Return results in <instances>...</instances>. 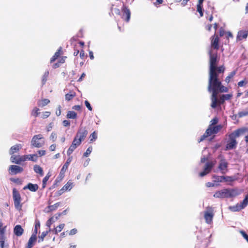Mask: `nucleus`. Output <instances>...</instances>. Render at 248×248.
I'll use <instances>...</instances> for the list:
<instances>
[{
    "mask_svg": "<svg viewBox=\"0 0 248 248\" xmlns=\"http://www.w3.org/2000/svg\"><path fill=\"white\" fill-rule=\"evenodd\" d=\"M208 91L209 92H212L211 97V107L215 108L217 107V94L219 92L226 93L228 89L227 87L222 85L219 79H217L216 77L213 78L210 80V78H209Z\"/></svg>",
    "mask_w": 248,
    "mask_h": 248,
    "instance_id": "1",
    "label": "nucleus"
},
{
    "mask_svg": "<svg viewBox=\"0 0 248 248\" xmlns=\"http://www.w3.org/2000/svg\"><path fill=\"white\" fill-rule=\"evenodd\" d=\"M240 192L237 189L224 188L216 191L213 196L215 198H229L235 197Z\"/></svg>",
    "mask_w": 248,
    "mask_h": 248,
    "instance_id": "2",
    "label": "nucleus"
},
{
    "mask_svg": "<svg viewBox=\"0 0 248 248\" xmlns=\"http://www.w3.org/2000/svg\"><path fill=\"white\" fill-rule=\"evenodd\" d=\"M13 198L16 209L20 211L22 206L21 203V198L19 192L15 188L13 189Z\"/></svg>",
    "mask_w": 248,
    "mask_h": 248,
    "instance_id": "3",
    "label": "nucleus"
},
{
    "mask_svg": "<svg viewBox=\"0 0 248 248\" xmlns=\"http://www.w3.org/2000/svg\"><path fill=\"white\" fill-rule=\"evenodd\" d=\"M210 55V69H209V77L210 80L212 79L214 76V71L215 67L216 66L217 57L216 55H213L211 51H209Z\"/></svg>",
    "mask_w": 248,
    "mask_h": 248,
    "instance_id": "4",
    "label": "nucleus"
},
{
    "mask_svg": "<svg viewBox=\"0 0 248 248\" xmlns=\"http://www.w3.org/2000/svg\"><path fill=\"white\" fill-rule=\"evenodd\" d=\"M43 139V137L41 134L34 135L31 140V145L36 148L42 147L45 143L43 140H41Z\"/></svg>",
    "mask_w": 248,
    "mask_h": 248,
    "instance_id": "5",
    "label": "nucleus"
},
{
    "mask_svg": "<svg viewBox=\"0 0 248 248\" xmlns=\"http://www.w3.org/2000/svg\"><path fill=\"white\" fill-rule=\"evenodd\" d=\"M214 217L213 209L211 207L208 206L206 210L204 212V218L206 222L210 224Z\"/></svg>",
    "mask_w": 248,
    "mask_h": 248,
    "instance_id": "6",
    "label": "nucleus"
},
{
    "mask_svg": "<svg viewBox=\"0 0 248 248\" xmlns=\"http://www.w3.org/2000/svg\"><path fill=\"white\" fill-rule=\"evenodd\" d=\"M214 165L215 164L212 161L206 162L204 167L203 171L200 173V176L201 177H203L207 174L209 173L211 171Z\"/></svg>",
    "mask_w": 248,
    "mask_h": 248,
    "instance_id": "7",
    "label": "nucleus"
},
{
    "mask_svg": "<svg viewBox=\"0 0 248 248\" xmlns=\"http://www.w3.org/2000/svg\"><path fill=\"white\" fill-rule=\"evenodd\" d=\"M248 131V129L247 128H242L238 129L229 135V138L236 139L240 136L244 134L246 132Z\"/></svg>",
    "mask_w": 248,
    "mask_h": 248,
    "instance_id": "8",
    "label": "nucleus"
},
{
    "mask_svg": "<svg viewBox=\"0 0 248 248\" xmlns=\"http://www.w3.org/2000/svg\"><path fill=\"white\" fill-rule=\"evenodd\" d=\"M88 134V131L86 129L85 127H80L75 137L78 138L79 140H81L83 141L84 140L85 138L87 136Z\"/></svg>",
    "mask_w": 248,
    "mask_h": 248,
    "instance_id": "9",
    "label": "nucleus"
},
{
    "mask_svg": "<svg viewBox=\"0 0 248 248\" xmlns=\"http://www.w3.org/2000/svg\"><path fill=\"white\" fill-rule=\"evenodd\" d=\"M122 11L123 13L122 18L126 22H128L130 20L131 16V13L129 9L125 6H124Z\"/></svg>",
    "mask_w": 248,
    "mask_h": 248,
    "instance_id": "10",
    "label": "nucleus"
},
{
    "mask_svg": "<svg viewBox=\"0 0 248 248\" xmlns=\"http://www.w3.org/2000/svg\"><path fill=\"white\" fill-rule=\"evenodd\" d=\"M9 170L11 171V173L16 174L21 172L23 170V169L19 166L11 165L9 168Z\"/></svg>",
    "mask_w": 248,
    "mask_h": 248,
    "instance_id": "11",
    "label": "nucleus"
},
{
    "mask_svg": "<svg viewBox=\"0 0 248 248\" xmlns=\"http://www.w3.org/2000/svg\"><path fill=\"white\" fill-rule=\"evenodd\" d=\"M248 35V31H240L238 32L237 40L240 41L243 39H246Z\"/></svg>",
    "mask_w": 248,
    "mask_h": 248,
    "instance_id": "12",
    "label": "nucleus"
},
{
    "mask_svg": "<svg viewBox=\"0 0 248 248\" xmlns=\"http://www.w3.org/2000/svg\"><path fill=\"white\" fill-rule=\"evenodd\" d=\"M224 71V68L222 66L217 67V66L215 67V69L214 71V76L213 77H216L217 79L218 78V75L220 73H223ZM215 78H213V79H214Z\"/></svg>",
    "mask_w": 248,
    "mask_h": 248,
    "instance_id": "13",
    "label": "nucleus"
},
{
    "mask_svg": "<svg viewBox=\"0 0 248 248\" xmlns=\"http://www.w3.org/2000/svg\"><path fill=\"white\" fill-rule=\"evenodd\" d=\"M227 167L228 163L224 161H222L219 164L218 169L221 170L222 174H225L227 171Z\"/></svg>",
    "mask_w": 248,
    "mask_h": 248,
    "instance_id": "14",
    "label": "nucleus"
},
{
    "mask_svg": "<svg viewBox=\"0 0 248 248\" xmlns=\"http://www.w3.org/2000/svg\"><path fill=\"white\" fill-rule=\"evenodd\" d=\"M39 187L37 184H33L32 183H29L26 186H25L23 189L25 190L26 189H29L30 191L32 192H35L37 190Z\"/></svg>",
    "mask_w": 248,
    "mask_h": 248,
    "instance_id": "15",
    "label": "nucleus"
},
{
    "mask_svg": "<svg viewBox=\"0 0 248 248\" xmlns=\"http://www.w3.org/2000/svg\"><path fill=\"white\" fill-rule=\"evenodd\" d=\"M219 38L217 36H215V34L213 36V39L211 41L212 46L216 49L219 48L218 46Z\"/></svg>",
    "mask_w": 248,
    "mask_h": 248,
    "instance_id": "16",
    "label": "nucleus"
},
{
    "mask_svg": "<svg viewBox=\"0 0 248 248\" xmlns=\"http://www.w3.org/2000/svg\"><path fill=\"white\" fill-rule=\"evenodd\" d=\"M24 232L23 229L21 227V225H16L14 229V232L17 236H21Z\"/></svg>",
    "mask_w": 248,
    "mask_h": 248,
    "instance_id": "17",
    "label": "nucleus"
},
{
    "mask_svg": "<svg viewBox=\"0 0 248 248\" xmlns=\"http://www.w3.org/2000/svg\"><path fill=\"white\" fill-rule=\"evenodd\" d=\"M230 140L228 142L226 148L228 149H232L236 147L237 144L235 139L229 138Z\"/></svg>",
    "mask_w": 248,
    "mask_h": 248,
    "instance_id": "18",
    "label": "nucleus"
},
{
    "mask_svg": "<svg viewBox=\"0 0 248 248\" xmlns=\"http://www.w3.org/2000/svg\"><path fill=\"white\" fill-rule=\"evenodd\" d=\"M36 236L34 235V234H32L28 241L27 248H31L33 246L34 243L36 241Z\"/></svg>",
    "mask_w": 248,
    "mask_h": 248,
    "instance_id": "19",
    "label": "nucleus"
},
{
    "mask_svg": "<svg viewBox=\"0 0 248 248\" xmlns=\"http://www.w3.org/2000/svg\"><path fill=\"white\" fill-rule=\"evenodd\" d=\"M21 148V145L20 144L15 145L11 147L9 151V153L10 155H13L14 153L17 152Z\"/></svg>",
    "mask_w": 248,
    "mask_h": 248,
    "instance_id": "20",
    "label": "nucleus"
},
{
    "mask_svg": "<svg viewBox=\"0 0 248 248\" xmlns=\"http://www.w3.org/2000/svg\"><path fill=\"white\" fill-rule=\"evenodd\" d=\"M72 157H69L66 162L65 163V164L63 165L61 170V172H60V174H62V172H64V171H66V170L68 168V167L69 165V164L71 163V162L72 161Z\"/></svg>",
    "mask_w": 248,
    "mask_h": 248,
    "instance_id": "21",
    "label": "nucleus"
},
{
    "mask_svg": "<svg viewBox=\"0 0 248 248\" xmlns=\"http://www.w3.org/2000/svg\"><path fill=\"white\" fill-rule=\"evenodd\" d=\"M239 204L242 209H244L248 205V194L246 195L244 200Z\"/></svg>",
    "mask_w": 248,
    "mask_h": 248,
    "instance_id": "22",
    "label": "nucleus"
},
{
    "mask_svg": "<svg viewBox=\"0 0 248 248\" xmlns=\"http://www.w3.org/2000/svg\"><path fill=\"white\" fill-rule=\"evenodd\" d=\"M62 47H60L57 52H55L54 55L51 58L50 62L52 63L54 62L60 55L61 51H62Z\"/></svg>",
    "mask_w": 248,
    "mask_h": 248,
    "instance_id": "23",
    "label": "nucleus"
},
{
    "mask_svg": "<svg viewBox=\"0 0 248 248\" xmlns=\"http://www.w3.org/2000/svg\"><path fill=\"white\" fill-rule=\"evenodd\" d=\"M212 178L213 179V182L214 183H219L224 181L223 176H220L214 175L212 176Z\"/></svg>",
    "mask_w": 248,
    "mask_h": 248,
    "instance_id": "24",
    "label": "nucleus"
},
{
    "mask_svg": "<svg viewBox=\"0 0 248 248\" xmlns=\"http://www.w3.org/2000/svg\"><path fill=\"white\" fill-rule=\"evenodd\" d=\"M33 170L36 173L40 174L41 176L43 175V170L39 166L37 165H34L33 167Z\"/></svg>",
    "mask_w": 248,
    "mask_h": 248,
    "instance_id": "25",
    "label": "nucleus"
},
{
    "mask_svg": "<svg viewBox=\"0 0 248 248\" xmlns=\"http://www.w3.org/2000/svg\"><path fill=\"white\" fill-rule=\"evenodd\" d=\"M75 141L76 140L73 141L72 144L71 145L69 148L68 149V150L67 152V154L68 155H70L73 153V152L76 149V148L77 147L75 145Z\"/></svg>",
    "mask_w": 248,
    "mask_h": 248,
    "instance_id": "26",
    "label": "nucleus"
},
{
    "mask_svg": "<svg viewBox=\"0 0 248 248\" xmlns=\"http://www.w3.org/2000/svg\"><path fill=\"white\" fill-rule=\"evenodd\" d=\"M77 113L73 111H68L66 117L68 119H75L77 118Z\"/></svg>",
    "mask_w": 248,
    "mask_h": 248,
    "instance_id": "27",
    "label": "nucleus"
},
{
    "mask_svg": "<svg viewBox=\"0 0 248 248\" xmlns=\"http://www.w3.org/2000/svg\"><path fill=\"white\" fill-rule=\"evenodd\" d=\"M49 102L50 101L48 99H44L42 101H39L38 102V105L39 107H43L48 104Z\"/></svg>",
    "mask_w": 248,
    "mask_h": 248,
    "instance_id": "28",
    "label": "nucleus"
},
{
    "mask_svg": "<svg viewBox=\"0 0 248 248\" xmlns=\"http://www.w3.org/2000/svg\"><path fill=\"white\" fill-rule=\"evenodd\" d=\"M224 181L225 182H232L236 180L234 176H223Z\"/></svg>",
    "mask_w": 248,
    "mask_h": 248,
    "instance_id": "29",
    "label": "nucleus"
},
{
    "mask_svg": "<svg viewBox=\"0 0 248 248\" xmlns=\"http://www.w3.org/2000/svg\"><path fill=\"white\" fill-rule=\"evenodd\" d=\"M26 156L27 159H28L29 160L32 161L33 162H36L37 160L38 157L37 155L36 154L28 155H26Z\"/></svg>",
    "mask_w": 248,
    "mask_h": 248,
    "instance_id": "30",
    "label": "nucleus"
},
{
    "mask_svg": "<svg viewBox=\"0 0 248 248\" xmlns=\"http://www.w3.org/2000/svg\"><path fill=\"white\" fill-rule=\"evenodd\" d=\"M18 155H13L10 158L11 161L17 164H20V160L18 159Z\"/></svg>",
    "mask_w": 248,
    "mask_h": 248,
    "instance_id": "31",
    "label": "nucleus"
},
{
    "mask_svg": "<svg viewBox=\"0 0 248 248\" xmlns=\"http://www.w3.org/2000/svg\"><path fill=\"white\" fill-rule=\"evenodd\" d=\"M229 209L233 211V212H236V211H239L240 210H241V209H242L241 208V207L240 206L239 203H238L237 205H236L235 206H230L229 207Z\"/></svg>",
    "mask_w": 248,
    "mask_h": 248,
    "instance_id": "32",
    "label": "nucleus"
},
{
    "mask_svg": "<svg viewBox=\"0 0 248 248\" xmlns=\"http://www.w3.org/2000/svg\"><path fill=\"white\" fill-rule=\"evenodd\" d=\"M50 176V174L49 173H48L47 175L44 178L43 180V184H42V188H44L46 186V184L48 180L49 179Z\"/></svg>",
    "mask_w": 248,
    "mask_h": 248,
    "instance_id": "33",
    "label": "nucleus"
},
{
    "mask_svg": "<svg viewBox=\"0 0 248 248\" xmlns=\"http://www.w3.org/2000/svg\"><path fill=\"white\" fill-rule=\"evenodd\" d=\"M40 224L39 220H36L35 221V225L34 227V229L33 231V232L32 234H34V235L36 236V234L37 233V229L38 228H40Z\"/></svg>",
    "mask_w": 248,
    "mask_h": 248,
    "instance_id": "34",
    "label": "nucleus"
},
{
    "mask_svg": "<svg viewBox=\"0 0 248 248\" xmlns=\"http://www.w3.org/2000/svg\"><path fill=\"white\" fill-rule=\"evenodd\" d=\"M248 115V109L240 111L238 113V116L239 118H241L244 116Z\"/></svg>",
    "mask_w": 248,
    "mask_h": 248,
    "instance_id": "35",
    "label": "nucleus"
},
{
    "mask_svg": "<svg viewBox=\"0 0 248 248\" xmlns=\"http://www.w3.org/2000/svg\"><path fill=\"white\" fill-rule=\"evenodd\" d=\"M64 224H61L58 226L57 228L54 229V233L57 234L58 232H60L64 228Z\"/></svg>",
    "mask_w": 248,
    "mask_h": 248,
    "instance_id": "36",
    "label": "nucleus"
},
{
    "mask_svg": "<svg viewBox=\"0 0 248 248\" xmlns=\"http://www.w3.org/2000/svg\"><path fill=\"white\" fill-rule=\"evenodd\" d=\"M48 231H45L42 232L41 235L39 236L38 242H41L44 240V238L48 234Z\"/></svg>",
    "mask_w": 248,
    "mask_h": 248,
    "instance_id": "37",
    "label": "nucleus"
},
{
    "mask_svg": "<svg viewBox=\"0 0 248 248\" xmlns=\"http://www.w3.org/2000/svg\"><path fill=\"white\" fill-rule=\"evenodd\" d=\"M236 74L235 71H233L230 73L229 75L226 78L225 81L227 83H229L230 82V79L232 78Z\"/></svg>",
    "mask_w": 248,
    "mask_h": 248,
    "instance_id": "38",
    "label": "nucleus"
},
{
    "mask_svg": "<svg viewBox=\"0 0 248 248\" xmlns=\"http://www.w3.org/2000/svg\"><path fill=\"white\" fill-rule=\"evenodd\" d=\"M48 74H49V72L48 71H46L45 73H44V74L42 77V82L43 85H44L45 84L46 82V81L47 78L48 76Z\"/></svg>",
    "mask_w": 248,
    "mask_h": 248,
    "instance_id": "39",
    "label": "nucleus"
},
{
    "mask_svg": "<svg viewBox=\"0 0 248 248\" xmlns=\"http://www.w3.org/2000/svg\"><path fill=\"white\" fill-rule=\"evenodd\" d=\"M5 236L0 237V247L1 248H7V246L4 245Z\"/></svg>",
    "mask_w": 248,
    "mask_h": 248,
    "instance_id": "40",
    "label": "nucleus"
},
{
    "mask_svg": "<svg viewBox=\"0 0 248 248\" xmlns=\"http://www.w3.org/2000/svg\"><path fill=\"white\" fill-rule=\"evenodd\" d=\"M60 204V202H57L54 205H50L48 206V208L50 211L55 210Z\"/></svg>",
    "mask_w": 248,
    "mask_h": 248,
    "instance_id": "41",
    "label": "nucleus"
},
{
    "mask_svg": "<svg viewBox=\"0 0 248 248\" xmlns=\"http://www.w3.org/2000/svg\"><path fill=\"white\" fill-rule=\"evenodd\" d=\"M220 128L221 126L220 125H217L213 127L211 126V130L213 132V134L217 133Z\"/></svg>",
    "mask_w": 248,
    "mask_h": 248,
    "instance_id": "42",
    "label": "nucleus"
},
{
    "mask_svg": "<svg viewBox=\"0 0 248 248\" xmlns=\"http://www.w3.org/2000/svg\"><path fill=\"white\" fill-rule=\"evenodd\" d=\"M55 221V220L54 219V217H51L46 221V225L47 227H50L51 224H52Z\"/></svg>",
    "mask_w": 248,
    "mask_h": 248,
    "instance_id": "43",
    "label": "nucleus"
},
{
    "mask_svg": "<svg viewBox=\"0 0 248 248\" xmlns=\"http://www.w3.org/2000/svg\"><path fill=\"white\" fill-rule=\"evenodd\" d=\"M90 138L91 142H93L97 139V134L95 132V131H94L93 133L91 134Z\"/></svg>",
    "mask_w": 248,
    "mask_h": 248,
    "instance_id": "44",
    "label": "nucleus"
},
{
    "mask_svg": "<svg viewBox=\"0 0 248 248\" xmlns=\"http://www.w3.org/2000/svg\"><path fill=\"white\" fill-rule=\"evenodd\" d=\"M75 96V94H69L67 93L65 95V99L67 101L71 100L74 96Z\"/></svg>",
    "mask_w": 248,
    "mask_h": 248,
    "instance_id": "45",
    "label": "nucleus"
},
{
    "mask_svg": "<svg viewBox=\"0 0 248 248\" xmlns=\"http://www.w3.org/2000/svg\"><path fill=\"white\" fill-rule=\"evenodd\" d=\"M92 147L91 146L88 147L86 151L84 153V156L87 157L91 153L92 151Z\"/></svg>",
    "mask_w": 248,
    "mask_h": 248,
    "instance_id": "46",
    "label": "nucleus"
},
{
    "mask_svg": "<svg viewBox=\"0 0 248 248\" xmlns=\"http://www.w3.org/2000/svg\"><path fill=\"white\" fill-rule=\"evenodd\" d=\"M219 186V184H215V183H210L208 182L206 183V186L207 187H214V186Z\"/></svg>",
    "mask_w": 248,
    "mask_h": 248,
    "instance_id": "47",
    "label": "nucleus"
},
{
    "mask_svg": "<svg viewBox=\"0 0 248 248\" xmlns=\"http://www.w3.org/2000/svg\"><path fill=\"white\" fill-rule=\"evenodd\" d=\"M75 140H76L75 142V144L77 147L79 146L81 144V142L82 141V140H79L78 138H77L76 137H75L73 141H75Z\"/></svg>",
    "mask_w": 248,
    "mask_h": 248,
    "instance_id": "48",
    "label": "nucleus"
},
{
    "mask_svg": "<svg viewBox=\"0 0 248 248\" xmlns=\"http://www.w3.org/2000/svg\"><path fill=\"white\" fill-rule=\"evenodd\" d=\"M10 180H11V181L14 182L15 183H17L18 184H22V181L20 179H19V178L15 179V178H10Z\"/></svg>",
    "mask_w": 248,
    "mask_h": 248,
    "instance_id": "49",
    "label": "nucleus"
},
{
    "mask_svg": "<svg viewBox=\"0 0 248 248\" xmlns=\"http://www.w3.org/2000/svg\"><path fill=\"white\" fill-rule=\"evenodd\" d=\"M39 110V109L37 108H35L33 110H32V114L35 116V117H36L37 116H38L39 114V112H38V111Z\"/></svg>",
    "mask_w": 248,
    "mask_h": 248,
    "instance_id": "50",
    "label": "nucleus"
},
{
    "mask_svg": "<svg viewBox=\"0 0 248 248\" xmlns=\"http://www.w3.org/2000/svg\"><path fill=\"white\" fill-rule=\"evenodd\" d=\"M205 134L208 137L211 135L213 134V132L211 130V126H210L206 130Z\"/></svg>",
    "mask_w": 248,
    "mask_h": 248,
    "instance_id": "51",
    "label": "nucleus"
},
{
    "mask_svg": "<svg viewBox=\"0 0 248 248\" xmlns=\"http://www.w3.org/2000/svg\"><path fill=\"white\" fill-rule=\"evenodd\" d=\"M224 101L225 100L224 99V98L222 97V95H221L219 99L217 98V106L223 104Z\"/></svg>",
    "mask_w": 248,
    "mask_h": 248,
    "instance_id": "52",
    "label": "nucleus"
},
{
    "mask_svg": "<svg viewBox=\"0 0 248 248\" xmlns=\"http://www.w3.org/2000/svg\"><path fill=\"white\" fill-rule=\"evenodd\" d=\"M240 233L248 243V235L244 231L242 230L240 231Z\"/></svg>",
    "mask_w": 248,
    "mask_h": 248,
    "instance_id": "53",
    "label": "nucleus"
},
{
    "mask_svg": "<svg viewBox=\"0 0 248 248\" xmlns=\"http://www.w3.org/2000/svg\"><path fill=\"white\" fill-rule=\"evenodd\" d=\"M72 183H70L69 182H67V184H66L64 186V188H66V189H67V190H70L72 187Z\"/></svg>",
    "mask_w": 248,
    "mask_h": 248,
    "instance_id": "54",
    "label": "nucleus"
},
{
    "mask_svg": "<svg viewBox=\"0 0 248 248\" xmlns=\"http://www.w3.org/2000/svg\"><path fill=\"white\" fill-rule=\"evenodd\" d=\"M222 95L225 100H230L232 96V95L230 94H222Z\"/></svg>",
    "mask_w": 248,
    "mask_h": 248,
    "instance_id": "55",
    "label": "nucleus"
},
{
    "mask_svg": "<svg viewBox=\"0 0 248 248\" xmlns=\"http://www.w3.org/2000/svg\"><path fill=\"white\" fill-rule=\"evenodd\" d=\"M6 226L0 228V236H4V234L5 231Z\"/></svg>",
    "mask_w": 248,
    "mask_h": 248,
    "instance_id": "56",
    "label": "nucleus"
},
{
    "mask_svg": "<svg viewBox=\"0 0 248 248\" xmlns=\"http://www.w3.org/2000/svg\"><path fill=\"white\" fill-rule=\"evenodd\" d=\"M18 158L19 160H20V163L22 161H24L26 159H27L26 155H23V156H20L19 155H18Z\"/></svg>",
    "mask_w": 248,
    "mask_h": 248,
    "instance_id": "57",
    "label": "nucleus"
},
{
    "mask_svg": "<svg viewBox=\"0 0 248 248\" xmlns=\"http://www.w3.org/2000/svg\"><path fill=\"white\" fill-rule=\"evenodd\" d=\"M57 136L56 134L54 132H52L50 135V139L53 141H55L56 139Z\"/></svg>",
    "mask_w": 248,
    "mask_h": 248,
    "instance_id": "58",
    "label": "nucleus"
},
{
    "mask_svg": "<svg viewBox=\"0 0 248 248\" xmlns=\"http://www.w3.org/2000/svg\"><path fill=\"white\" fill-rule=\"evenodd\" d=\"M217 122H218L217 118H214L211 121V124L210 125V126H211L212 125H214L217 124Z\"/></svg>",
    "mask_w": 248,
    "mask_h": 248,
    "instance_id": "59",
    "label": "nucleus"
},
{
    "mask_svg": "<svg viewBox=\"0 0 248 248\" xmlns=\"http://www.w3.org/2000/svg\"><path fill=\"white\" fill-rule=\"evenodd\" d=\"M50 113L48 111H46L44 113L42 118L45 119L49 116Z\"/></svg>",
    "mask_w": 248,
    "mask_h": 248,
    "instance_id": "60",
    "label": "nucleus"
},
{
    "mask_svg": "<svg viewBox=\"0 0 248 248\" xmlns=\"http://www.w3.org/2000/svg\"><path fill=\"white\" fill-rule=\"evenodd\" d=\"M85 105L86 106V107L89 109V110H92V108L91 107V106L90 104V103L88 101H85Z\"/></svg>",
    "mask_w": 248,
    "mask_h": 248,
    "instance_id": "61",
    "label": "nucleus"
},
{
    "mask_svg": "<svg viewBox=\"0 0 248 248\" xmlns=\"http://www.w3.org/2000/svg\"><path fill=\"white\" fill-rule=\"evenodd\" d=\"M38 153L40 156H42L43 155H45L46 154V151L45 150H39L38 151Z\"/></svg>",
    "mask_w": 248,
    "mask_h": 248,
    "instance_id": "62",
    "label": "nucleus"
},
{
    "mask_svg": "<svg viewBox=\"0 0 248 248\" xmlns=\"http://www.w3.org/2000/svg\"><path fill=\"white\" fill-rule=\"evenodd\" d=\"M63 125L64 126H68L70 125V122L67 120H64L62 122Z\"/></svg>",
    "mask_w": 248,
    "mask_h": 248,
    "instance_id": "63",
    "label": "nucleus"
},
{
    "mask_svg": "<svg viewBox=\"0 0 248 248\" xmlns=\"http://www.w3.org/2000/svg\"><path fill=\"white\" fill-rule=\"evenodd\" d=\"M77 229H72V230L70 231V232H69V235H74V234H76V233H77Z\"/></svg>",
    "mask_w": 248,
    "mask_h": 248,
    "instance_id": "64",
    "label": "nucleus"
}]
</instances>
